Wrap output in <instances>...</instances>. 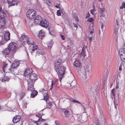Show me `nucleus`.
Here are the masks:
<instances>
[{"label":"nucleus","mask_w":125,"mask_h":125,"mask_svg":"<svg viewBox=\"0 0 125 125\" xmlns=\"http://www.w3.org/2000/svg\"><path fill=\"white\" fill-rule=\"evenodd\" d=\"M92 66L90 64L85 65V67H82L80 70V75L81 79L82 80L85 79L87 77L86 71L89 73V71L91 70Z\"/></svg>","instance_id":"nucleus-1"},{"label":"nucleus","mask_w":125,"mask_h":125,"mask_svg":"<svg viewBox=\"0 0 125 125\" xmlns=\"http://www.w3.org/2000/svg\"><path fill=\"white\" fill-rule=\"evenodd\" d=\"M37 79V75L36 73H32L30 75L29 79L28 81V90H32L33 89L34 83Z\"/></svg>","instance_id":"nucleus-2"},{"label":"nucleus","mask_w":125,"mask_h":125,"mask_svg":"<svg viewBox=\"0 0 125 125\" xmlns=\"http://www.w3.org/2000/svg\"><path fill=\"white\" fill-rule=\"evenodd\" d=\"M55 69L58 74L60 81L61 82L64 73L65 67L63 66H61L59 67L57 69Z\"/></svg>","instance_id":"nucleus-3"},{"label":"nucleus","mask_w":125,"mask_h":125,"mask_svg":"<svg viewBox=\"0 0 125 125\" xmlns=\"http://www.w3.org/2000/svg\"><path fill=\"white\" fill-rule=\"evenodd\" d=\"M36 15L35 11L32 9L28 10L26 13L27 17L28 19H33Z\"/></svg>","instance_id":"nucleus-4"},{"label":"nucleus","mask_w":125,"mask_h":125,"mask_svg":"<svg viewBox=\"0 0 125 125\" xmlns=\"http://www.w3.org/2000/svg\"><path fill=\"white\" fill-rule=\"evenodd\" d=\"M10 33L9 32L5 33L4 34V38H2L1 40L0 41L1 44H4L9 40L10 38Z\"/></svg>","instance_id":"nucleus-5"},{"label":"nucleus","mask_w":125,"mask_h":125,"mask_svg":"<svg viewBox=\"0 0 125 125\" xmlns=\"http://www.w3.org/2000/svg\"><path fill=\"white\" fill-rule=\"evenodd\" d=\"M17 47V44L15 42H11L8 46V48L11 52L15 51Z\"/></svg>","instance_id":"nucleus-6"},{"label":"nucleus","mask_w":125,"mask_h":125,"mask_svg":"<svg viewBox=\"0 0 125 125\" xmlns=\"http://www.w3.org/2000/svg\"><path fill=\"white\" fill-rule=\"evenodd\" d=\"M19 62H16L13 63L12 64L11 66H10V68L8 69V72L9 73H13V71L14 69L17 67L19 65Z\"/></svg>","instance_id":"nucleus-7"},{"label":"nucleus","mask_w":125,"mask_h":125,"mask_svg":"<svg viewBox=\"0 0 125 125\" xmlns=\"http://www.w3.org/2000/svg\"><path fill=\"white\" fill-rule=\"evenodd\" d=\"M37 45L34 43L31 44L30 46L31 52L32 55H34L35 52V50L37 49Z\"/></svg>","instance_id":"nucleus-8"},{"label":"nucleus","mask_w":125,"mask_h":125,"mask_svg":"<svg viewBox=\"0 0 125 125\" xmlns=\"http://www.w3.org/2000/svg\"><path fill=\"white\" fill-rule=\"evenodd\" d=\"M35 125H48L47 123L44 122V120L42 119H39L38 121H33Z\"/></svg>","instance_id":"nucleus-9"},{"label":"nucleus","mask_w":125,"mask_h":125,"mask_svg":"<svg viewBox=\"0 0 125 125\" xmlns=\"http://www.w3.org/2000/svg\"><path fill=\"white\" fill-rule=\"evenodd\" d=\"M40 25L45 28L49 26V23L48 21L46 19L42 20L41 21Z\"/></svg>","instance_id":"nucleus-10"},{"label":"nucleus","mask_w":125,"mask_h":125,"mask_svg":"<svg viewBox=\"0 0 125 125\" xmlns=\"http://www.w3.org/2000/svg\"><path fill=\"white\" fill-rule=\"evenodd\" d=\"M42 19L40 15H38L36 16L35 18L34 22L35 24H38L40 25Z\"/></svg>","instance_id":"nucleus-11"},{"label":"nucleus","mask_w":125,"mask_h":125,"mask_svg":"<svg viewBox=\"0 0 125 125\" xmlns=\"http://www.w3.org/2000/svg\"><path fill=\"white\" fill-rule=\"evenodd\" d=\"M6 24V20L3 17L0 18V28H3Z\"/></svg>","instance_id":"nucleus-12"},{"label":"nucleus","mask_w":125,"mask_h":125,"mask_svg":"<svg viewBox=\"0 0 125 125\" xmlns=\"http://www.w3.org/2000/svg\"><path fill=\"white\" fill-rule=\"evenodd\" d=\"M33 70L31 68L27 69L25 71L24 74L25 76L30 75L32 74L33 72Z\"/></svg>","instance_id":"nucleus-13"},{"label":"nucleus","mask_w":125,"mask_h":125,"mask_svg":"<svg viewBox=\"0 0 125 125\" xmlns=\"http://www.w3.org/2000/svg\"><path fill=\"white\" fill-rule=\"evenodd\" d=\"M62 63V60L60 59L57 60L55 62V69H57L60 67V65Z\"/></svg>","instance_id":"nucleus-14"},{"label":"nucleus","mask_w":125,"mask_h":125,"mask_svg":"<svg viewBox=\"0 0 125 125\" xmlns=\"http://www.w3.org/2000/svg\"><path fill=\"white\" fill-rule=\"evenodd\" d=\"M125 51L122 48H121L119 49L118 51L119 54L120 56V57L121 59H125V58L123 56L125 55Z\"/></svg>","instance_id":"nucleus-15"},{"label":"nucleus","mask_w":125,"mask_h":125,"mask_svg":"<svg viewBox=\"0 0 125 125\" xmlns=\"http://www.w3.org/2000/svg\"><path fill=\"white\" fill-rule=\"evenodd\" d=\"M36 52L34 55L35 56H36V55H39V54H44L45 53L44 51L41 49H37Z\"/></svg>","instance_id":"nucleus-16"},{"label":"nucleus","mask_w":125,"mask_h":125,"mask_svg":"<svg viewBox=\"0 0 125 125\" xmlns=\"http://www.w3.org/2000/svg\"><path fill=\"white\" fill-rule=\"evenodd\" d=\"M7 2L9 4H10L9 6H13L17 4V2L15 0H7Z\"/></svg>","instance_id":"nucleus-17"},{"label":"nucleus","mask_w":125,"mask_h":125,"mask_svg":"<svg viewBox=\"0 0 125 125\" xmlns=\"http://www.w3.org/2000/svg\"><path fill=\"white\" fill-rule=\"evenodd\" d=\"M26 42L29 45H31L33 43V39L31 37H28L27 38L26 41Z\"/></svg>","instance_id":"nucleus-18"},{"label":"nucleus","mask_w":125,"mask_h":125,"mask_svg":"<svg viewBox=\"0 0 125 125\" xmlns=\"http://www.w3.org/2000/svg\"><path fill=\"white\" fill-rule=\"evenodd\" d=\"M20 118L21 117L20 116H16L13 117L12 121L14 123H16L20 120Z\"/></svg>","instance_id":"nucleus-19"},{"label":"nucleus","mask_w":125,"mask_h":125,"mask_svg":"<svg viewBox=\"0 0 125 125\" xmlns=\"http://www.w3.org/2000/svg\"><path fill=\"white\" fill-rule=\"evenodd\" d=\"M47 91H46L42 92L44 97L43 99L46 101H47L49 98V96L47 94Z\"/></svg>","instance_id":"nucleus-20"},{"label":"nucleus","mask_w":125,"mask_h":125,"mask_svg":"<svg viewBox=\"0 0 125 125\" xmlns=\"http://www.w3.org/2000/svg\"><path fill=\"white\" fill-rule=\"evenodd\" d=\"M10 50L9 48L8 47V48H6L4 49L3 51H2V52L3 54L5 55L8 54L10 52Z\"/></svg>","instance_id":"nucleus-21"},{"label":"nucleus","mask_w":125,"mask_h":125,"mask_svg":"<svg viewBox=\"0 0 125 125\" xmlns=\"http://www.w3.org/2000/svg\"><path fill=\"white\" fill-rule=\"evenodd\" d=\"M10 77V76H5L4 77L1 78L0 80L2 82H5L6 81H8Z\"/></svg>","instance_id":"nucleus-22"},{"label":"nucleus","mask_w":125,"mask_h":125,"mask_svg":"<svg viewBox=\"0 0 125 125\" xmlns=\"http://www.w3.org/2000/svg\"><path fill=\"white\" fill-rule=\"evenodd\" d=\"M94 25L93 22H92L90 24V26L89 27V31H90V33L92 34L94 33Z\"/></svg>","instance_id":"nucleus-23"},{"label":"nucleus","mask_w":125,"mask_h":125,"mask_svg":"<svg viewBox=\"0 0 125 125\" xmlns=\"http://www.w3.org/2000/svg\"><path fill=\"white\" fill-rule=\"evenodd\" d=\"M86 48V46H84L83 47L82 52L80 54L81 57L83 56V57H84L86 55L85 51V48Z\"/></svg>","instance_id":"nucleus-24"},{"label":"nucleus","mask_w":125,"mask_h":125,"mask_svg":"<svg viewBox=\"0 0 125 125\" xmlns=\"http://www.w3.org/2000/svg\"><path fill=\"white\" fill-rule=\"evenodd\" d=\"M3 72L5 73V70H7V72H8V70L9 67L8 64L5 62H4L3 64Z\"/></svg>","instance_id":"nucleus-25"},{"label":"nucleus","mask_w":125,"mask_h":125,"mask_svg":"<svg viewBox=\"0 0 125 125\" xmlns=\"http://www.w3.org/2000/svg\"><path fill=\"white\" fill-rule=\"evenodd\" d=\"M27 36H25L24 35H21V37L20 38V40L23 42H25L26 40L27 39V38L28 37Z\"/></svg>","instance_id":"nucleus-26"},{"label":"nucleus","mask_w":125,"mask_h":125,"mask_svg":"<svg viewBox=\"0 0 125 125\" xmlns=\"http://www.w3.org/2000/svg\"><path fill=\"white\" fill-rule=\"evenodd\" d=\"M31 91H32V93L31 94V97L32 98H33L37 94V92L36 90H34V89L33 90H30Z\"/></svg>","instance_id":"nucleus-27"},{"label":"nucleus","mask_w":125,"mask_h":125,"mask_svg":"<svg viewBox=\"0 0 125 125\" xmlns=\"http://www.w3.org/2000/svg\"><path fill=\"white\" fill-rule=\"evenodd\" d=\"M125 68V62H122L120 65L119 66V70L121 71L123 69H124Z\"/></svg>","instance_id":"nucleus-28"},{"label":"nucleus","mask_w":125,"mask_h":125,"mask_svg":"<svg viewBox=\"0 0 125 125\" xmlns=\"http://www.w3.org/2000/svg\"><path fill=\"white\" fill-rule=\"evenodd\" d=\"M73 64L76 67H79L80 66L81 63L79 61L77 60L75 61Z\"/></svg>","instance_id":"nucleus-29"},{"label":"nucleus","mask_w":125,"mask_h":125,"mask_svg":"<svg viewBox=\"0 0 125 125\" xmlns=\"http://www.w3.org/2000/svg\"><path fill=\"white\" fill-rule=\"evenodd\" d=\"M53 44V42L52 40L49 41L47 43V45L49 49L50 50L51 49Z\"/></svg>","instance_id":"nucleus-30"},{"label":"nucleus","mask_w":125,"mask_h":125,"mask_svg":"<svg viewBox=\"0 0 125 125\" xmlns=\"http://www.w3.org/2000/svg\"><path fill=\"white\" fill-rule=\"evenodd\" d=\"M100 13L101 15H100V17H101V16L103 17V18L104 17L103 16V13L104 11V8H100Z\"/></svg>","instance_id":"nucleus-31"},{"label":"nucleus","mask_w":125,"mask_h":125,"mask_svg":"<svg viewBox=\"0 0 125 125\" xmlns=\"http://www.w3.org/2000/svg\"><path fill=\"white\" fill-rule=\"evenodd\" d=\"M1 5H0V13L2 14V16L5 17L6 16V14L5 12L3 10H1Z\"/></svg>","instance_id":"nucleus-32"},{"label":"nucleus","mask_w":125,"mask_h":125,"mask_svg":"<svg viewBox=\"0 0 125 125\" xmlns=\"http://www.w3.org/2000/svg\"><path fill=\"white\" fill-rule=\"evenodd\" d=\"M87 39H88L90 42H94L95 41L94 38L93 36L92 37H87Z\"/></svg>","instance_id":"nucleus-33"},{"label":"nucleus","mask_w":125,"mask_h":125,"mask_svg":"<svg viewBox=\"0 0 125 125\" xmlns=\"http://www.w3.org/2000/svg\"><path fill=\"white\" fill-rule=\"evenodd\" d=\"M39 37H43L44 35V32L42 31V30H41L39 34Z\"/></svg>","instance_id":"nucleus-34"},{"label":"nucleus","mask_w":125,"mask_h":125,"mask_svg":"<svg viewBox=\"0 0 125 125\" xmlns=\"http://www.w3.org/2000/svg\"><path fill=\"white\" fill-rule=\"evenodd\" d=\"M114 104L115 105V108H116V106L118 105L119 104V101L118 100H117L115 99L114 101Z\"/></svg>","instance_id":"nucleus-35"},{"label":"nucleus","mask_w":125,"mask_h":125,"mask_svg":"<svg viewBox=\"0 0 125 125\" xmlns=\"http://www.w3.org/2000/svg\"><path fill=\"white\" fill-rule=\"evenodd\" d=\"M115 88H114L111 91V93L112 94V98L113 99V97L112 96H113L114 97V98H115Z\"/></svg>","instance_id":"nucleus-36"},{"label":"nucleus","mask_w":125,"mask_h":125,"mask_svg":"<svg viewBox=\"0 0 125 125\" xmlns=\"http://www.w3.org/2000/svg\"><path fill=\"white\" fill-rule=\"evenodd\" d=\"M70 111L68 110H67L64 112V114L66 117H68L69 115Z\"/></svg>","instance_id":"nucleus-37"},{"label":"nucleus","mask_w":125,"mask_h":125,"mask_svg":"<svg viewBox=\"0 0 125 125\" xmlns=\"http://www.w3.org/2000/svg\"><path fill=\"white\" fill-rule=\"evenodd\" d=\"M104 26L103 25V24L102 25V26L100 28V29L99 30V34H100L101 33H101L103 34H104V32H103V27Z\"/></svg>","instance_id":"nucleus-38"},{"label":"nucleus","mask_w":125,"mask_h":125,"mask_svg":"<svg viewBox=\"0 0 125 125\" xmlns=\"http://www.w3.org/2000/svg\"><path fill=\"white\" fill-rule=\"evenodd\" d=\"M56 85V81L54 80H52V84L51 85V87L50 88V89H51L52 88L53 86L55 85Z\"/></svg>","instance_id":"nucleus-39"},{"label":"nucleus","mask_w":125,"mask_h":125,"mask_svg":"<svg viewBox=\"0 0 125 125\" xmlns=\"http://www.w3.org/2000/svg\"><path fill=\"white\" fill-rule=\"evenodd\" d=\"M125 8V2H123L122 4V5L120 7V9H122L123 8Z\"/></svg>","instance_id":"nucleus-40"},{"label":"nucleus","mask_w":125,"mask_h":125,"mask_svg":"<svg viewBox=\"0 0 125 125\" xmlns=\"http://www.w3.org/2000/svg\"><path fill=\"white\" fill-rule=\"evenodd\" d=\"M52 104L50 102H49L47 103L46 105L47 108H49L52 106Z\"/></svg>","instance_id":"nucleus-41"},{"label":"nucleus","mask_w":125,"mask_h":125,"mask_svg":"<svg viewBox=\"0 0 125 125\" xmlns=\"http://www.w3.org/2000/svg\"><path fill=\"white\" fill-rule=\"evenodd\" d=\"M71 101L75 103H78V104H80V102L79 101H77L76 100L72 99Z\"/></svg>","instance_id":"nucleus-42"},{"label":"nucleus","mask_w":125,"mask_h":125,"mask_svg":"<svg viewBox=\"0 0 125 125\" xmlns=\"http://www.w3.org/2000/svg\"><path fill=\"white\" fill-rule=\"evenodd\" d=\"M74 19H75L76 20V23L78 24V22H78L79 21V19H78V18L77 17H73Z\"/></svg>","instance_id":"nucleus-43"},{"label":"nucleus","mask_w":125,"mask_h":125,"mask_svg":"<svg viewBox=\"0 0 125 125\" xmlns=\"http://www.w3.org/2000/svg\"><path fill=\"white\" fill-rule=\"evenodd\" d=\"M97 121L95 122V124L96 125H100V121L98 119H96Z\"/></svg>","instance_id":"nucleus-44"},{"label":"nucleus","mask_w":125,"mask_h":125,"mask_svg":"<svg viewBox=\"0 0 125 125\" xmlns=\"http://www.w3.org/2000/svg\"><path fill=\"white\" fill-rule=\"evenodd\" d=\"M95 11V10L94 9H92L91 10L90 12L92 14L94 15V12Z\"/></svg>","instance_id":"nucleus-45"},{"label":"nucleus","mask_w":125,"mask_h":125,"mask_svg":"<svg viewBox=\"0 0 125 125\" xmlns=\"http://www.w3.org/2000/svg\"><path fill=\"white\" fill-rule=\"evenodd\" d=\"M94 19H93L92 18H90L88 19L87 20L89 22H92V21Z\"/></svg>","instance_id":"nucleus-46"},{"label":"nucleus","mask_w":125,"mask_h":125,"mask_svg":"<svg viewBox=\"0 0 125 125\" xmlns=\"http://www.w3.org/2000/svg\"><path fill=\"white\" fill-rule=\"evenodd\" d=\"M57 14L58 16L60 15L61 14V13L60 11L59 10H58L57 11Z\"/></svg>","instance_id":"nucleus-47"},{"label":"nucleus","mask_w":125,"mask_h":125,"mask_svg":"<svg viewBox=\"0 0 125 125\" xmlns=\"http://www.w3.org/2000/svg\"><path fill=\"white\" fill-rule=\"evenodd\" d=\"M36 116L38 117L39 118V119H41V118H40L42 117L41 115L40 114H37L36 115Z\"/></svg>","instance_id":"nucleus-48"},{"label":"nucleus","mask_w":125,"mask_h":125,"mask_svg":"<svg viewBox=\"0 0 125 125\" xmlns=\"http://www.w3.org/2000/svg\"><path fill=\"white\" fill-rule=\"evenodd\" d=\"M60 35L61 36V38L63 40H65V37L64 35H63L61 34Z\"/></svg>","instance_id":"nucleus-49"},{"label":"nucleus","mask_w":125,"mask_h":125,"mask_svg":"<svg viewBox=\"0 0 125 125\" xmlns=\"http://www.w3.org/2000/svg\"><path fill=\"white\" fill-rule=\"evenodd\" d=\"M90 16V14L89 12H88L86 14V18H87Z\"/></svg>","instance_id":"nucleus-50"},{"label":"nucleus","mask_w":125,"mask_h":125,"mask_svg":"<svg viewBox=\"0 0 125 125\" xmlns=\"http://www.w3.org/2000/svg\"><path fill=\"white\" fill-rule=\"evenodd\" d=\"M55 125H59V123L58 121L57 120H56L55 121Z\"/></svg>","instance_id":"nucleus-51"},{"label":"nucleus","mask_w":125,"mask_h":125,"mask_svg":"<svg viewBox=\"0 0 125 125\" xmlns=\"http://www.w3.org/2000/svg\"><path fill=\"white\" fill-rule=\"evenodd\" d=\"M114 33H118V30L117 29H115L114 30Z\"/></svg>","instance_id":"nucleus-52"},{"label":"nucleus","mask_w":125,"mask_h":125,"mask_svg":"<svg viewBox=\"0 0 125 125\" xmlns=\"http://www.w3.org/2000/svg\"><path fill=\"white\" fill-rule=\"evenodd\" d=\"M73 24L74 27L76 28H77L78 27L77 25V24L74 23H73Z\"/></svg>","instance_id":"nucleus-53"},{"label":"nucleus","mask_w":125,"mask_h":125,"mask_svg":"<svg viewBox=\"0 0 125 125\" xmlns=\"http://www.w3.org/2000/svg\"><path fill=\"white\" fill-rule=\"evenodd\" d=\"M81 106L82 107V108L84 110H85V108L84 106H83V105L82 104H81Z\"/></svg>","instance_id":"nucleus-54"},{"label":"nucleus","mask_w":125,"mask_h":125,"mask_svg":"<svg viewBox=\"0 0 125 125\" xmlns=\"http://www.w3.org/2000/svg\"><path fill=\"white\" fill-rule=\"evenodd\" d=\"M49 31L50 33L51 34H52V32H51V30H50V29L49 28Z\"/></svg>","instance_id":"nucleus-55"},{"label":"nucleus","mask_w":125,"mask_h":125,"mask_svg":"<svg viewBox=\"0 0 125 125\" xmlns=\"http://www.w3.org/2000/svg\"><path fill=\"white\" fill-rule=\"evenodd\" d=\"M114 34H115L116 36H117L118 35V33H114Z\"/></svg>","instance_id":"nucleus-56"},{"label":"nucleus","mask_w":125,"mask_h":125,"mask_svg":"<svg viewBox=\"0 0 125 125\" xmlns=\"http://www.w3.org/2000/svg\"><path fill=\"white\" fill-rule=\"evenodd\" d=\"M119 87V86L118 85H117L116 87H115V88L116 89H118Z\"/></svg>","instance_id":"nucleus-57"},{"label":"nucleus","mask_w":125,"mask_h":125,"mask_svg":"<svg viewBox=\"0 0 125 125\" xmlns=\"http://www.w3.org/2000/svg\"><path fill=\"white\" fill-rule=\"evenodd\" d=\"M116 24H117V25H118V21L117 20H116Z\"/></svg>","instance_id":"nucleus-58"},{"label":"nucleus","mask_w":125,"mask_h":125,"mask_svg":"<svg viewBox=\"0 0 125 125\" xmlns=\"http://www.w3.org/2000/svg\"><path fill=\"white\" fill-rule=\"evenodd\" d=\"M25 94V93H23V94L22 95V96H24Z\"/></svg>","instance_id":"nucleus-59"},{"label":"nucleus","mask_w":125,"mask_h":125,"mask_svg":"<svg viewBox=\"0 0 125 125\" xmlns=\"http://www.w3.org/2000/svg\"><path fill=\"white\" fill-rule=\"evenodd\" d=\"M43 58H44V60H45L46 59V58L45 56H43Z\"/></svg>","instance_id":"nucleus-60"},{"label":"nucleus","mask_w":125,"mask_h":125,"mask_svg":"<svg viewBox=\"0 0 125 125\" xmlns=\"http://www.w3.org/2000/svg\"><path fill=\"white\" fill-rule=\"evenodd\" d=\"M46 1H48L49 2V3H50V2L49 0H45Z\"/></svg>","instance_id":"nucleus-61"},{"label":"nucleus","mask_w":125,"mask_h":125,"mask_svg":"<svg viewBox=\"0 0 125 125\" xmlns=\"http://www.w3.org/2000/svg\"><path fill=\"white\" fill-rule=\"evenodd\" d=\"M24 108H26V106H25Z\"/></svg>","instance_id":"nucleus-62"},{"label":"nucleus","mask_w":125,"mask_h":125,"mask_svg":"<svg viewBox=\"0 0 125 125\" xmlns=\"http://www.w3.org/2000/svg\"><path fill=\"white\" fill-rule=\"evenodd\" d=\"M56 7H57V8H58V7H57V6H56Z\"/></svg>","instance_id":"nucleus-63"},{"label":"nucleus","mask_w":125,"mask_h":125,"mask_svg":"<svg viewBox=\"0 0 125 125\" xmlns=\"http://www.w3.org/2000/svg\"><path fill=\"white\" fill-rule=\"evenodd\" d=\"M13 125L12 124H11V125Z\"/></svg>","instance_id":"nucleus-64"}]
</instances>
